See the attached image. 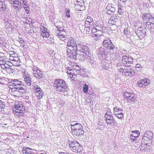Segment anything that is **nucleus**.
I'll use <instances>...</instances> for the list:
<instances>
[{"label": "nucleus", "instance_id": "nucleus-1", "mask_svg": "<svg viewBox=\"0 0 154 154\" xmlns=\"http://www.w3.org/2000/svg\"><path fill=\"white\" fill-rule=\"evenodd\" d=\"M67 50L66 52L68 55H71L74 58L77 54V45L74 39H71L68 41L67 43Z\"/></svg>", "mask_w": 154, "mask_h": 154}, {"label": "nucleus", "instance_id": "nucleus-2", "mask_svg": "<svg viewBox=\"0 0 154 154\" xmlns=\"http://www.w3.org/2000/svg\"><path fill=\"white\" fill-rule=\"evenodd\" d=\"M54 86L57 91L60 92L64 93L68 90L65 82L61 79H55L54 81Z\"/></svg>", "mask_w": 154, "mask_h": 154}, {"label": "nucleus", "instance_id": "nucleus-3", "mask_svg": "<svg viewBox=\"0 0 154 154\" xmlns=\"http://www.w3.org/2000/svg\"><path fill=\"white\" fill-rule=\"evenodd\" d=\"M91 31L93 40L95 42L100 40L103 35L102 27L99 25L94 26Z\"/></svg>", "mask_w": 154, "mask_h": 154}, {"label": "nucleus", "instance_id": "nucleus-4", "mask_svg": "<svg viewBox=\"0 0 154 154\" xmlns=\"http://www.w3.org/2000/svg\"><path fill=\"white\" fill-rule=\"evenodd\" d=\"M70 126L71 133L74 136H81L84 133L82 127L79 123H76L75 125L71 124Z\"/></svg>", "mask_w": 154, "mask_h": 154}, {"label": "nucleus", "instance_id": "nucleus-5", "mask_svg": "<svg viewBox=\"0 0 154 154\" xmlns=\"http://www.w3.org/2000/svg\"><path fill=\"white\" fill-rule=\"evenodd\" d=\"M0 60V68L2 69V72L5 74H8L12 73L14 71V69L10 67L6 62L2 60Z\"/></svg>", "mask_w": 154, "mask_h": 154}, {"label": "nucleus", "instance_id": "nucleus-6", "mask_svg": "<svg viewBox=\"0 0 154 154\" xmlns=\"http://www.w3.org/2000/svg\"><path fill=\"white\" fill-rule=\"evenodd\" d=\"M69 146L71 148V150L76 153L80 152L82 149L80 144L76 142H71L69 143Z\"/></svg>", "mask_w": 154, "mask_h": 154}, {"label": "nucleus", "instance_id": "nucleus-7", "mask_svg": "<svg viewBox=\"0 0 154 154\" xmlns=\"http://www.w3.org/2000/svg\"><path fill=\"white\" fill-rule=\"evenodd\" d=\"M146 28L145 26H140L135 29V32L138 37L141 39L146 36Z\"/></svg>", "mask_w": 154, "mask_h": 154}, {"label": "nucleus", "instance_id": "nucleus-8", "mask_svg": "<svg viewBox=\"0 0 154 154\" xmlns=\"http://www.w3.org/2000/svg\"><path fill=\"white\" fill-rule=\"evenodd\" d=\"M103 45L105 48L109 50H113L115 48V46L111 41L108 38L103 41Z\"/></svg>", "mask_w": 154, "mask_h": 154}, {"label": "nucleus", "instance_id": "nucleus-9", "mask_svg": "<svg viewBox=\"0 0 154 154\" xmlns=\"http://www.w3.org/2000/svg\"><path fill=\"white\" fill-rule=\"evenodd\" d=\"M122 61L125 66H130L131 64L133 63V59L131 57L125 56L123 57Z\"/></svg>", "mask_w": 154, "mask_h": 154}, {"label": "nucleus", "instance_id": "nucleus-10", "mask_svg": "<svg viewBox=\"0 0 154 154\" xmlns=\"http://www.w3.org/2000/svg\"><path fill=\"white\" fill-rule=\"evenodd\" d=\"M34 92L36 97H33L32 98V101H34L35 103H37L38 101L42 98L43 93L42 89Z\"/></svg>", "mask_w": 154, "mask_h": 154}, {"label": "nucleus", "instance_id": "nucleus-11", "mask_svg": "<svg viewBox=\"0 0 154 154\" xmlns=\"http://www.w3.org/2000/svg\"><path fill=\"white\" fill-rule=\"evenodd\" d=\"M124 96L126 98L128 101L131 102L133 101L136 99L135 94L133 92H128L125 91L124 93Z\"/></svg>", "mask_w": 154, "mask_h": 154}, {"label": "nucleus", "instance_id": "nucleus-12", "mask_svg": "<svg viewBox=\"0 0 154 154\" xmlns=\"http://www.w3.org/2000/svg\"><path fill=\"white\" fill-rule=\"evenodd\" d=\"M66 70L68 76L72 80L75 81L77 79V75L74 73L72 69L68 67L66 68Z\"/></svg>", "mask_w": 154, "mask_h": 154}, {"label": "nucleus", "instance_id": "nucleus-13", "mask_svg": "<svg viewBox=\"0 0 154 154\" xmlns=\"http://www.w3.org/2000/svg\"><path fill=\"white\" fill-rule=\"evenodd\" d=\"M23 75L24 81L26 85L29 86L30 85L32 84L31 78L26 70H24L23 73Z\"/></svg>", "mask_w": 154, "mask_h": 154}, {"label": "nucleus", "instance_id": "nucleus-14", "mask_svg": "<svg viewBox=\"0 0 154 154\" xmlns=\"http://www.w3.org/2000/svg\"><path fill=\"white\" fill-rule=\"evenodd\" d=\"M150 84V81L147 79H141L137 81V86L141 88H145Z\"/></svg>", "mask_w": 154, "mask_h": 154}, {"label": "nucleus", "instance_id": "nucleus-15", "mask_svg": "<svg viewBox=\"0 0 154 154\" xmlns=\"http://www.w3.org/2000/svg\"><path fill=\"white\" fill-rule=\"evenodd\" d=\"M152 140L151 139L146 137L142 138L141 145L144 146L146 148L150 146L152 144Z\"/></svg>", "mask_w": 154, "mask_h": 154}, {"label": "nucleus", "instance_id": "nucleus-16", "mask_svg": "<svg viewBox=\"0 0 154 154\" xmlns=\"http://www.w3.org/2000/svg\"><path fill=\"white\" fill-rule=\"evenodd\" d=\"M32 68L33 75L35 77L39 79L42 76V73L38 67L33 66Z\"/></svg>", "mask_w": 154, "mask_h": 154}, {"label": "nucleus", "instance_id": "nucleus-17", "mask_svg": "<svg viewBox=\"0 0 154 154\" xmlns=\"http://www.w3.org/2000/svg\"><path fill=\"white\" fill-rule=\"evenodd\" d=\"M116 10L114 5L112 4H108L106 8V13L109 15H112L114 13Z\"/></svg>", "mask_w": 154, "mask_h": 154}, {"label": "nucleus", "instance_id": "nucleus-18", "mask_svg": "<svg viewBox=\"0 0 154 154\" xmlns=\"http://www.w3.org/2000/svg\"><path fill=\"white\" fill-rule=\"evenodd\" d=\"M135 70L134 69L128 68L125 69L124 75L125 76L131 77L135 75Z\"/></svg>", "mask_w": 154, "mask_h": 154}, {"label": "nucleus", "instance_id": "nucleus-19", "mask_svg": "<svg viewBox=\"0 0 154 154\" xmlns=\"http://www.w3.org/2000/svg\"><path fill=\"white\" fill-rule=\"evenodd\" d=\"M140 134V132L139 131H132L130 136L131 141L132 142H133L137 140L139 137Z\"/></svg>", "mask_w": 154, "mask_h": 154}, {"label": "nucleus", "instance_id": "nucleus-20", "mask_svg": "<svg viewBox=\"0 0 154 154\" xmlns=\"http://www.w3.org/2000/svg\"><path fill=\"white\" fill-rule=\"evenodd\" d=\"M41 35L44 38H48L50 35L47 29L44 26H41L40 27Z\"/></svg>", "mask_w": 154, "mask_h": 154}, {"label": "nucleus", "instance_id": "nucleus-21", "mask_svg": "<svg viewBox=\"0 0 154 154\" xmlns=\"http://www.w3.org/2000/svg\"><path fill=\"white\" fill-rule=\"evenodd\" d=\"M11 4L14 8L18 10L21 8V3L18 0H11Z\"/></svg>", "mask_w": 154, "mask_h": 154}, {"label": "nucleus", "instance_id": "nucleus-22", "mask_svg": "<svg viewBox=\"0 0 154 154\" xmlns=\"http://www.w3.org/2000/svg\"><path fill=\"white\" fill-rule=\"evenodd\" d=\"M34 150V149L28 147H23L22 152L23 154H35L33 152Z\"/></svg>", "mask_w": 154, "mask_h": 154}, {"label": "nucleus", "instance_id": "nucleus-23", "mask_svg": "<svg viewBox=\"0 0 154 154\" xmlns=\"http://www.w3.org/2000/svg\"><path fill=\"white\" fill-rule=\"evenodd\" d=\"M79 51L85 54L89 50L88 47L86 45H80L79 46Z\"/></svg>", "mask_w": 154, "mask_h": 154}, {"label": "nucleus", "instance_id": "nucleus-24", "mask_svg": "<svg viewBox=\"0 0 154 154\" xmlns=\"http://www.w3.org/2000/svg\"><path fill=\"white\" fill-rule=\"evenodd\" d=\"M10 60L11 61L13 62L12 63H13V64L15 66H17L18 65V64H16L15 62H16L17 63H19V58L17 57H14L13 55H11L10 57Z\"/></svg>", "mask_w": 154, "mask_h": 154}, {"label": "nucleus", "instance_id": "nucleus-25", "mask_svg": "<svg viewBox=\"0 0 154 154\" xmlns=\"http://www.w3.org/2000/svg\"><path fill=\"white\" fill-rule=\"evenodd\" d=\"M57 37L61 40H65L67 37L66 32H57Z\"/></svg>", "mask_w": 154, "mask_h": 154}, {"label": "nucleus", "instance_id": "nucleus-26", "mask_svg": "<svg viewBox=\"0 0 154 154\" xmlns=\"http://www.w3.org/2000/svg\"><path fill=\"white\" fill-rule=\"evenodd\" d=\"M9 92L14 97H18V89L15 88H10L9 90Z\"/></svg>", "mask_w": 154, "mask_h": 154}, {"label": "nucleus", "instance_id": "nucleus-27", "mask_svg": "<svg viewBox=\"0 0 154 154\" xmlns=\"http://www.w3.org/2000/svg\"><path fill=\"white\" fill-rule=\"evenodd\" d=\"M106 120L107 124L110 125L111 126H115L116 124V122L113 118L106 119Z\"/></svg>", "mask_w": 154, "mask_h": 154}, {"label": "nucleus", "instance_id": "nucleus-28", "mask_svg": "<svg viewBox=\"0 0 154 154\" xmlns=\"http://www.w3.org/2000/svg\"><path fill=\"white\" fill-rule=\"evenodd\" d=\"M117 19V17L116 16H111L109 19L108 22V23L111 25H113L115 24L116 22V20Z\"/></svg>", "mask_w": 154, "mask_h": 154}, {"label": "nucleus", "instance_id": "nucleus-29", "mask_svg": "<svg viewBox=\"0 0 154 154\" xmlns=\"http://www.w3.org/2000/svg\"><path fill=\"white\" fill-rule=\"evenodd\" d=\"M13 112L16 116L22 115L24 112L19 110V109L14 107L13 109Z\"/></svg>", "mask_w": 154, "mask_h": 154}, {"label": "nucleus", "instance_id": "nucleus-30", "mask_svg": "<svg viewBox=\"0 0 154 154\" xmlns=\"http://www.w3.org/2000/svg\"><path fill=\"white\" fill-rule=\"evenodd\" d=\"M14 107L19 109L21 111L23 112L24 111V107L21 103H17L15 104Z\"/></svg>", "mask_w": 154, "mask_h": 154}, {"label": "nucleus", "instance_id": "nucleus-31", "mask_svg": "<svg viewBox=\"0 0 154 154\" xmlns=\"http://www.w3.org/2000/svg\"><path fill=\"white\" fill-rule=\"evenodd\" d=\"M151 15L149 14L146 13L143 14L142 19L144 23L146 21L147 19H149L151 17Z\"/></svg>", "mask_w": 154, "mask_h": 154}, {"label": "nucleus", "instance_id": "nucleus-32", "mask_svg": "<svg viewBox=\"0 0 154 154\" xmlns=\"http://www.w3.org/2000/svg\"><path fill=\"white\" fill-rule=\"evenodd\" d=\"M18 97L20 96L23 97L26 93V91L22 88L20 89H18Z\"/></svg>", "mask_w": 154, "mask_h": 154}, {"label": "nucleus", "instance_id": "nucleus-33", "mask_svg": "<svg viewBox=\"0 0 154 154\" xmlns=\"http://www.w3.org/2000/svg\"><path fill=\"white\" fill-rule=\"evenodd\" d=\"M114 111L115 115H116L122 113L123 110L121 108L116 106L114 108Z\"/></svg>", "mask_w": 154, "mask_h": 154}, {"label": "nucleus", "instance_id": "nucleus-34", "mask_svg": "<svg viewBox=\"0 0 154 154\" xmlns=\"http://www.w3.org/2000/svg\"><path fill=\"white\" fill-rule=\"evenodd\" d=\"M4 0H0V10L3 11L6 8V7L5 3H3Z\"/></svg>", "mask_w": 154, "mask_h": 154}, {"label": "nucleus", "instance_id": "nucleus-35", "mask_svg": "<svg viewBox=\"0 0 154 154\" xmlns=\"http://www.w3.org/2000/svg\"><path fill=\"white\" fill-rule=\"evenodd\" d=\"M72 68L75 71L78 72H77V73L78 74L81 73L80 72H81L82 71H83L84 70L81 69L79 66L78 65L73 66Z\"/></svg>", "mask_w": 154, "mask_h": 154}, {"label": "nucleus", "instance_id": "nucleus-36", "mask_svg": "<svg viewBox=\"0 0 154 154\" xmlns=\"http://www.w3.org/2000/svg\"><path fill=\"white\" fill-rule=\"evenodd\" d=\"M118 15H122L123 14L124 11L123 10V7L120 5H118Z\"/></svg>", "mask_w": 154, "mask_h": 154}, {"label": "nucleus", "instance_id": "nucleus-37", "mask_svg": "<svg viewBox=\"0 0 154 154\" xmlns=\"http://www.w3.org/2000/svg\"><path fill=\"white\" fill-rule=\"evenodd\" d=\"M152 133L150 131H147L144 133L143 137H146L151 139L152 138Z\"/></svg>", "mask_w": 154, "mask_h": 154}, {"label": "nucleus", "instance_id": "nucleus-38", "mask_svg": "<svg viewBox=\"0 0 154 154\" xmlns=\"http://www.w3.org/2000/svg\"><path fill=\"white\" fill-rule=\"evenodd\" d=\"M12 84L14 86L20 85L22 84V82L19 81L17 79H14L13 80Z\"/></svg>", "mask_w": 154, "mask_h": 154}, {"label": "nucleus", "instance_id": "nucleus-39", "mask_svg": "<svg viewBox=\"0 0 154 154\" xmlns=\"http://www.w3.org/2000/svg\"><path fill=\"white\" fill-rule=\"evenodd\" d=\"M105 117L106 119L112 118V112L110 111H107L105 115Z\"/></svg>", "mask_w": 154, "mask_h": 154}, {"label": "nucleus", "instance_id": "nucleus-40", "mask_svg": "<svg viewBox=\"0 0 154 154\" xmlns=\"http://www.w3.org/2000/svg\"><path fill=\"white\" fill-rule=\"evenodd\" d=\"M12 25L9 23H7L6 24L5 26V28L6 30L8 31L12 29Z\"/></svg>", "mask_w": 154, "mask_h": 154}, {"label": "nucleus", "instance_id": "nucleus-41", "mask_svg": "<svg viewBox=\"0 0 154 154\" xmlns=\"http://www.w3.org/2000/svg\"><path fill=\"white\" fill-rule=\"evenodd\" d=\"M57 28L58 29V31H57V32H66L64 30V27L63 26H58Z\"/></svg>", "mask_w": 154, "mask_h": 154}, {"label": "nucleus", "instance_id": "nucleus-42", "mask_svg": "<svg viewBox=\"0 0 154 154\" xmlns=\"http://www.w3.org/2000/svg\"><path fill=\"white\" fill-rule=\"evenodd\" d=\"M88 86L87 84H85L83 85V91L85 93H86L88 92Z\"/></svg>", "mask_w": 154, "mask_h": 154}, {"label": "nucleus", "instance_id": "nucleus-43", "mask_svg": "<svg viewBox=\"0 0 154 154\" xmlns=\"http://www.w3.org/2000/svg\"><path fill=\"white\" fill-rule=\"evenodd\" d=\"M27 14H29L30 12V8L28 5H25L23 6Z\"/></svg>", "mask_w": 154, "mask_h": 154}, {"label": "nucleus", "instance_id": "nucleus-44", "mask_svg": "<svg viewBox=\"0 0 154 154\" xmlns=\"http://www.w3.org/2000/svg\"><path fill=\"white\" fill-rule=\"evenodd\" d=\"M41 89V88L37 84L34 85L32 88L34 92H36V91Z\"/></svg>", "mask_w": 154, "mask_h": 154}, {"label": "nucleus", "instance_id": "nucleus-45", "mask_svg": "<svg viewBox=\"0 0 154 154\" xmlns=\"http://www.w3.org/2000/svg\"><path fill=\"white\" fill-rule=\"evenodd\" d=\"M91 27H85L84 29V32L86 34H89L91 31Z\"/></svg>", "mask_w": 154, "mask_h": 154}, {"label": "nucleus", "instance_id": "nucleus-46", "mask_svg": "<svg viewBox=\"0 0 154 154\" xmlns=\"http://www.w3.org/2000/svg\"><path fill=\"white\" fill-rule=\"evenodd\" d=\"M66 17L67 18H69L70 16V10L69 8H66Z\"/></svg>", "mask_w": 154, "mask_h": 154}, {"label": "nucleus", "instance_id": "nucleus-47", "mask_svg": "<svg viewBox=\"0 0 154 154\" xmlns=\"http://www.w3.org/2000/svg\"><path fill=\"white\" fill-rule=\"evenodd\" d=\"M93 24V23L85 21V27H91Z\"/></svg>", "mask_w": 154, "mask_h": 154}, {"label": "nucleus", "instance_id": "nucleus-48", "mask_svg": "<svg viewBox=\"0 0 154 154\" xmlns=\"http://www.w3.org/2000/svg\"><path fill=\"white\" fill-rule=\"evenodd\" d=\"M93 18L91 17L88 16L85 20V21L93 23Z\"/></svg>", "mask_w": 154, "mask_h": 154}, {"label": "nucleus", "instance_id": "nucleus-49", "mask_svg": "<svg viewBox=\"0 0 154 154\" xmlns=\"http://www.w3.org/2000/svg\"><path fill=\"white\" fill-rule=\"evenodd\" d=\"M150 17L151 18H149V22H148V23L153 24V25L154 24V17L152 15Z\"/></svg>", "mask_w": 154, "mask_h": 154}, {"label": "nucleus", "instance_id": "nucleus-50", "mask_svg": "<svg viewBox=\"0 0 154 154\" xmlns=\"http://www.w3.org/2000/svg\"><path fill=\"white\" fill-rule=\"evenodd\" d=\"M5 107V106L4 104V103L1 100H0V109H4Z\"/></svg>", "mask_w": 154, "mask_h": 154}, {"label": "nucleus", "instance_id": "nucleus-51", "mask_svg": "<svg viewBox=\"0 0 154 154\" xmlns=\"http://www.w3.org/2000/svg\"><path fill=\"white\" fill-rule=\"evenodd\" d=\"M117 117L119 119H122L123 118V115L122 113L116 115Z\"/></svg>", "mask_w": 154, "mask_h": 154}, {"label": "nucleus", "instance_id": "nucleus-52", "mask_svg": "<svg viewBox=\"0 0 154 154\" xmlns=\"http://www.w3.org/2000/svg\"><path fill=\"white\" fill-rule=\"evenodd\" d=\"M146 28L149 29H152V26H151V24L149 23H148V22H146Z\"/></svg>", "mask_w": 154, "mask_h": 154}, {"label": "nucleus", "instance_id": "nucleus-53", "mask_svg": "<svg viewBox=\"0 0 154 154\" xmlns=\"http://www.w3.org/2000/svg\"><path fill=\"white\" fill-rule=\"evenodd\" d=\"M135 67H136V69L137 68L141 69L142 68V67L140 64H136V66H135Z\"/></svg>", "mask_w": 154, "mask_h": 154}, {"label": "nucleus", "instance_id": "nucleus-54", "mask_svg": "<svg viewBox=\"0 0 154 154\" xmlns=\"http://www.w3.org/2000/svg\"><path fill=\"white\" fill-rule=\"evenodd\" d=\"M141 23V21H140L139 20H137L136 22L134 23L135 26H138L137 23Z\"/></svg>", "mask_w": 154, "mask_h": 154}, {"label": "nucleus", "instance_id": "nucleus-55", "mask_svg": "<svg viewBox=\"0 0 154 154\" xmlns=\"http://www.w3.org/2000/svg\"><path fill=\"white\" fill-rule=\"evenodd\" d=\"M125 69H123L122 68H120L119 69V72L120 73H123V72H124Z\"/></svg>", "mask_w": 154, "mask_h": 154}, {"label": "nucleus", "instance_id": "nucleus-56", "mask_svg": "<svg viewBox=\"0 0 154 154\" xmlns=\"http://www.w3.org/2000/svg\"><path fill=\"white\" fill-rule=\"evenodd\" d=\"M25 5H28L27 2L25 0H23V6Z\"/></svg>", "mask_w": 154, "mask_h": 154}, {"label": "nucleus", "instance_id": "nucleus-57", "mask_svg": "<svg viewBox=\"0 0 154 154\" xmlns=\"http://www.w3.org/2000/svg\"><path fill=\"white\" fill-rule=\"evenodd\" d=\"M25 5H28L27 2L25 0H23V6Z\"/></svg>", "mask_w": 154, "mask_h": 154}, {"label": "nucleus", "instance_id": "nucleus-58", "mask_svg": "<svg viewBox=\"0 0 154 154\" xmlns=\"http://www.w3.org/2000/svg\"><path fill=\"white\" fill-rule=\"evenodd\" d=\"M151 24V26H152V29H154V24L153 25V24H152L150 23Z\"/></svg>", "mask_w": 154, "mask_h": 154}, {"label": "nucleus", "instance_id": "nucleus-59", "mask_svg": "<svg viewBox=\"0 0 154 154\" xmlns=\"http://www.w3.org/2000/svg\"><path fill=\"white\" fill-rule=\"evenodd\" d=\"M33 32V30L32 29H31L29 30V31L28 32H29V33L30 32V33H32Z\"/></svg>", "mask_w": 154, "mask_h": 154}, {"label": "nucleus", "instance_id": "nucleus-60", "mask_svg": "<svg viewBox=\"0 0 154 154\" xmlns=\"http://www.w3.org/2000/svg\"><path fill=\"white\" fill-rule=\"evenodd\" d=\"M124 33H125L126 34H127V33H128V31L126 30L125 29L124 30Z\"/></svg>", "mask_w": 154, "mask_h": 154}, {"label": "nucleus", "instance_id": "nucleus-61", "mask_svg": "<svg viewBox=\"0 0 154 154\" xmlns=\"http://www.w3.org/2000/svg\"><path fill=\"white\" fill-rule=\"evenodd\" d=\"M121 2H125L127 0H119Z\"/></svg>", "mask_w": 154, "mask_h": 154}, {"label": "nucleus", "instance_id": "nucleus-62", "mask_svg": "<svg viewBox=\"0 0 154 154\" xmlns=\"http://www.w3.org/2000/svg\"><path fill=\"white\" fill-rule=\"evenodd\" d=\"M20 42L21 43H23L24 42V41L23 40H20Z\"/></svg>", "mask_w": 154, "mask_h": 154}, {"label": "nucleus", "instance_id": "nucleus-63", "mask_svg": "<svg viewBox=\"0 0 154 154\" xmlns=\"http://www.w3.org/2000/svg\"><path fill=\"white\" fill-rule=\"evenodd\" d=\"M3 60L4 61H5V59H3L2 60H2V62H4V61H2Z\"/></svg>", "mask_w": 154, "mask_h": 154}, {"label": "nucleus", "instance_id": "nucleus-64", "mask_svg": "<svg viewBox=\"0 0 154 154\" xmlns=\"http://www.w3.org/2000/svg\"><path fill=\"white\" fill-rule=\"evenodd\" d=\"M44 154V153H41V154Z\"/></svg>", "mask_w": 154, "mask_h": 154}]
</instances>
